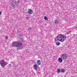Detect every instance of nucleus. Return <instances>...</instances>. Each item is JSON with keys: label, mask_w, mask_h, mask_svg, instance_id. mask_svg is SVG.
<instances>
[{"label": "nucleus", "mask_w": 77, "mask_h": 77, "mask_svg": "<svg viewBox=\"0 0 77 77\" xmlns=\"http://www.w3.org/2000/svg\"><path fill=\"white\" fill-rule=\"evenodd\" d=\"M0 64L2 67L5 68V66H6L8 63L4 60H2L0 61Z\"/></svg>", "instance_id": "obj_2"}, {"label": "nucleus", "mask_w": 77, "mask_h": 77, "mask_svg": "<svg viewBox=\"0 0 77 77\" xmlns=\"http://www.w3.org/2000/svg\"><path fill=\"white\" fill-rule=\"evenodd\" d=\"M60 42H58L56 43V45H60Z\"/></svg>", "instance_id": "obj_12"}, {"label": "nucleus", "mask_w": 77, "mask_h": 77, "mask_svg": "<svg viewBox=\"0 0 77 77\" xmlns=\"http://www.w3.org/2000/svg\"><path fill=\"white\" fill-rule=\"evenodd\" d=\"M12 2L13 3H11V5L13 7H14V6L16 5V0H13Z\"/></svg>", "instance_id": "obj_5"}, {"label": "nucleus", "mask_w": 77, "mask_h": 77, "mask_svg": "<svg viewBox=\"0 0 77 77\" xmlns=\"http://www.w3.org/2000/svg\"><path fill=\"white\" fill-rule=\"evenodd\" d=\"M59 23V21H58V20L56 19L55 20V24H58Z\"/></svg>", "instance_id": "obj_11"}, {"label": "nucleus", "mask_w": 77, "mask_h": 77, "mask_svg": "<svg viewBox=\"0 0 77 77\" xmlns=\"http://www.w3.org/2000/svg\"><path fill=\"white\" fill-rule=\"evenodd\" d=\"M37 63L38 65H40L41 64V61H40L39 60H38L37 61Z\"/></svg>", "instance_id": "obj_9"}, {"label": "nucleus", "mask_w": 77, "mask_h": 77, "mask_svg": "<svg viewBox=\"0 0 77 77\" xmlns=\"http://www.w3.org/2000/svg\"><path fill=\"white\" fill-rule=\"evenodd\" d=\"M17 42H13L12 43V47H17Z\"/></svg>", "instance_id": "obj_7"}, {"label": "nucleus", "mask_w": 77, "mask_h": 77, "mask_svg": "<svg viewBox=\"0 0 77 77\" xmlns=\"http://www.w3.org/2000/svg\"><path fill=\"white\" fill-rule=\"evenodd\" d=\"M65 71V70L64 69H61V72H64Z\"/></svg>", "instance_id": "obj_13"}, {"label": "nucleus", "mask_w": 77, "mask_h": 77, "mask_svg": "<svg viewBox=\"0 0 77 77\" xmlns=\"http://www.w3.org/2000/svg\"><path fill=\"white\" fill-rule=\"evenodd\" d=\"M60 57L63 60H66L68 57V55L67 54H63L60 55Z\"/></svg>", "instance_id": "obj_3"}, {"label": "nucleus", "mask_w": 77, "mask_h": 77, "mask_svg": "<svg viewBox=\"0 0 77 77\" xmlns=\"http://www.w3.org/2000/svg\"><path fill=\"white\" fill-rule=\"evenodd\" d=\"M70 32H71V31H70Z\"/></svg>", "instance_id": "obj_23"}, {"label": "nucleus", "mask_w": 77, "mask_h": 77, "mask_svg": "<svg viewBox=\"0 0 77 77\" xmlns=\"http://www.w3.org/2000/svg\"><path fill=\"white\" fill-rule=\"evenodd\" d=\"M25 1H27V0H25Z\"/></svg>", "instance_id": "obj_22"}, {"label": "nucleus", "mask_w": 77, "mask_h": 77, "mask_svg": "<svg viewBox=\"0 0 77 77\" xmlns=\"http://www.w3.org/2000/svg\"><path fill=\"white\" fill-rule=\"evenodd\" d=\"M31 29H31L30 27H29V30H31Z\"/></svg>", "instance_id": "obj_20"}, {"label": "nucleus", "mask_w": 77, "mask_h": 77, "mask_svg": "<svg viewBox=\"0 0 77 77\" xmlns=\"http://www.w3.org/2000/svg\"><path fill=\"white\" fill-rule=\"evenodd\" d=\"M61 70L60 69H57V72H61Z\"/></svg>", "instance_id": "obj_15"}, {"label": "nucleus", "mask_w": 77, "mask_h": 77, "mask_svg": "<svg viewBox=\"0 0 77 77\" xmlns=\"http://www.w3.org/2000/svg\"><path fill=\"white\" fill-rule=\"evenodd\" d=\"M62 59H62V58H59L58 59V62H62Z\"/></svg>", "instance_id": "obj_10"}, {"label": "nucleus", "mask_w": 77, "mask_h": 77, "mask_svg": "<svg viewBox=\"0 0 77 77\" xmlns=\"http://www.w3.org/2000/svg\"><path fill=\"white\" fill-rule=\"evenodd\" d=\"M26 19H27V20H29V17H27L26 18Z\"/></svg>", "instance_id": "obj_19"}, {"label": "nucleus", "mask_w": 77, "mask_h": 77, "mask_svg": "<svg viewBox=\"0 0 77 77\" xmlns=\"http://www.w3.org/2000/svg\"><path fill=\"white\" fill-rule=\"evenodd\" d=\"M2 14V12H0V15Z\"/></svg>", "instance_id": "obj_21"}, {"label": "nucleus", "mask_w": 77, "mask_h": 77, "mask_svg": "<svg viewBox=\"0 0 77 77\" xmlns=\"http://www.w3.org/2000/svg\"><path fill=\"white\" fill-rule=\"evenodd\" d=\"M33 12V11L31 9H28L27 11L28 14H32Z\"/></svg>", "instance_id": "obj_6"}, {"label": "nucleus", "mask_w": 77, "mask_h": 77, "mask_svg": "<svg viewBox=\"0 0 77 77\" xmlns=\"http://www.w3.org/2000/svg\"><path fill=\"white\" fill-rule=\"evenodd\" d=\"M66 38V37L65 35L62 34H59L57 38H55V41L56 42L60 41L61 42H63Z\"/></svg>", "instance_id": "obj_1"}, {"label": "nucleus", "mask_w": 77, "mask_h": 77, "mask_svg": "<svg viewBox=\"0 0 77 77\" xmlns=\"http://www.w3.org/2000/svg\"><path fill=\"white\" fill-rule=\"evenodd\" d=\"M5 38L6 39H8V36H6V37H5Z\"/></svg>", "instance_id": "obj_16"}, {"label": "nucleus", "mask_w": 77, "mask_h": 77, "mask_svg": "<svg viewBox=\"0 0 77 77\" xmlns=\"http://www.w3.org/2000/svg\"><path fill=\"white\" fill-rule=\"evenodd\" d=\"M32 63H35V61L33 60H32Z\"/></svg>", "instance_id": "obj_17"}, {"label": "nucleus", "mask_w": 77, "mask_h": 77, "mask_svg": "<svg viewBox=\"0 0 77 77\" xmlns=\"http://www.w3.org/2000/svg\"><path fill=\"white\" fill-rule=\"evenodd\" d=\"M22 47V43L20 42H17L16 47H19V48H21Z\"/></svg>", "instance_id": "obj_4"}, {"label": "nucleus", "mask_w": 77, "mask_h": 77, "mask_svg": "<svg viewBox=\"0 0 77 77\" xmlns=\"http://www.w3.org/2000/svg\"><path fill=\"white\" fill-rule=\"evenodd\" d=\"M38 68V65L36 64H35L33 66V68L34 69H35L36 70L37 69V68Z\"/></svg>", "instance_id": "obj_8"}, {"label": "nucleus", "mask_w": 77, "mask_h": 77, "mask_svg": "<svg viewBox=\"0 0 77 77\" xmlns=\"http://www.w3.org/2000/svg\"><path fill=\"white\" fill-rule=\"evenodd\" d=\"M44 18L45 20H48V18H47V17L46 16H45Z\"/></svg>", "instance_id": "obj_14"}, {"label": "nucleus", "mask_w": 77, "mask_h": 77, "mask_svg": "<svg viewBox=\"0 0 77 77\" xmlns=\"http://www.w3.org/2000/svg\"><path fill=\"white\" fill-rule=\"evenodd\" d=\"M17 3H20V1H17Z\"/></svg>", "instance_id": "obj_18"}]
</instances>
